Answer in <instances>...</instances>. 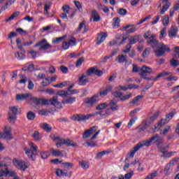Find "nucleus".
Wrapping results in <instances>:
<instances>
[{
	"label": "nucleus",
	"mask_w": 179,
	"mask_h": 179,
	"mask_svg": "<svg viewBox=\"0 0 179 179\" xmlns=\"http://www.w3.org/2000/svg\"><path fill=\"white\" fill-rule=\"evenodd\" d=\"M108 106H110V110L112 111H117L118 110V105L114 101H110Z\"/></svg>",
	"instance_id": "34"
},
{
	"label": "nucleus",
	"mask_w": 179,
	"mask_h": 179,
	"mask_svg": "<svg viewBox=\"0 0 179 179\" xmlns=\"http://www.w3.org/2000/svg\"><path fill=\"white\" fill-rule=\"evenodd\" d=\"M173 117H174V113L173 112H171L168 115H166V118L164 119L163 124H167V122H169L170 121V120H171V118H173Z\"/></svg>",
	"instance_id": "39"
},
{
	"label": "nucleus",
	"mask_w": 179,
	"mask_h": 179,
	"mask_svg": "<svg viewBox=\"0 0 179 179\" xmlns=\"http://www.w3.org/2000/svg\"><path fill=\"white\" fill-rule=\"evenodd\" d=\"M52 155L55 156V157H64V156H66L64 151H59L58 150H52Z\"/></svg>",
	"instance_id": "29"
},
{
	"label": "nucleus",
	"mask_w": 179,
	"mask_h": 179,
	"mask_svg": "<svg viewBox=\"0 0 179 179\" xmlns=\"http://www.w3.org/2000/svg\"><path fill=\"white\" fill-rule=\"evenodd\" d=\"M76 101V97L71 96L66 100H62V104H72L73 103H75Z\"/></svg>",
	"instance_id": "32"
},
{
	"label": "nucleus",
	"mask_w": 179,
	"mask_h": 179,
	"mask_svg": "<svg viewBox=\"0 0 179 179\" xmlns=\"http://www.w3.org/2000/svg\"><path fill=\"white\" fill-rule=\"evenodd\" d=\"M159 114H160V112L157 111L155 113H154V115L150 117L147 120L152 124V122H153L154 121H156V120H157V117H159Z\"/></svg>",
	"instance_id": "41"
},
{
	"label": "nucleus",
	"mask_w": 179,
	"mask_h": 179,
	"mask_svg": "<svg viewBox=\"0 0 179 179\" xmlns=\"http://www.w3.org/2000/svg\"><path fill=\"white\" fill-rule=\"evenodd\" d=\"M120 22H121V20L120 19V17L113 18V29H118V27H120Z\"/></svg>",
	"instance_id": "36"
},
{
	"label": "nucleus",
	"mask_w": 179,
	"mask_h": 179,
	"mask_svg": "<svg viewBox=\"0 0 179 179\" xmlns=\"http://www.w3.org/2000/svg\"><path fill=\"white\" fill-rule=\"evenodd\" d=\"M150 124H152V123L150 121H148V120H145L143 122V126L141 127V130L145 131V129H148V128H149V126L150 125Z\"/></svg>",
	"instance_id": "45"
},
{
	"label": "nucleus",
	"mask_w": 179,
	"mask_h": 179,
	"mask_svg": "<svg viewBox=\"0 0 179 179\" xmlns=\"http://www.w3.org/2000/svg\"><path fill=\"white\" fill-rule=\"evenodd\" d=\"M108 106V103H100L98 106H96V110H104V109L107 108Z\"/></svg>",
	"instance_id": "44"
},
{
	"label": "nucleus",
	"mask_w": 179,
	"mask_h": 179,
	"mask_svg": "<svg viewBox=\"0 0 179 179\" xmlns=\"http://www.w3.org/2000/svg\"><path fill=\"white\" fill-rule=\"evenodd\" d=\"M171 66H178L179 61L177 59H173L172 60H171Z\"/></svg>",
	"instance_id": "64"
},
{
	"label": "nucleus",
	"mask_w": 179,
	"mask_h": 179,
	"mask_svg": "<svg viewBox=\"0 0 179 179\" xmlns=\"http://www.w3.org/2000/svg\"><path fill=\"white\" fill-rule=\"evenodd\" d=\"M51 154L50 152H41V157L42 159H48Z\"/></svg>",
	"instance_id": "63"
},
{
	"label": "nucleus",
	"mask_w": 179,
	"mask_h": 179,
	"mask_svg": "<svg viewBox=\"0 0 179 179\" xmlns=\"http://www.w3.org/2000/svg\"><path fill=\"white\" fill-rule=\"evenodd\" d=\"M84 27V31L83 33H86V31H87L89 30V28L87 27V26H86L85 24L84 21H83L78 26V28L77 29L78 33H79V31H80V30H82Z\"/></svg>",
	"instance_id": "35"
},
{
	"label": "nucleus",
	"mask_w": 179,
	"mask_h": 179,
	"mask_svg": "<svg viewBox=\"0 0 179 179\" xmlns=\"http://www.w3.org/2000/svg\"><path fill=\"white\" fill-rule=\"evenodd\" d=\"M97 115H100V117H106L104 111L101 110L99 112H95L93 113H90L87 115H74L72 116L71 120L73 121H86V120H90L92 117H97Z\"/></svg>",
	"instance_id": "3"
},
{
	"label": "nucleus",
	"mask_w": 179,
	"mask_h": 179,
	"mask_svg": "<svg viewBox=\"0 0 179 179\" xmlns=\"http://www.w3.org/2000/svg\"><path fill=\"white\" fill-rule=\"evenodd\" d=\"M169 23H170V17H169V15H166L162 20V24L164 26H168Z\"/></svg>",
	"instance_id": "56"
},
{
	"label": "nucleus",
	"mask_w": 179,
	"mask_h": 179,
	"mask_svg": "<svg viewBox=\"0 0 179 179\" xmlns=\"http://www.w3.org/2000/svg\"><path fill=\"white\" fill-rule=\"evenodd\" d=\"M141 148H143L142 144L141 143H137V145L134 146L127 154L126 162H128L129 157H134V156H135V153H136V152H138V150H139Z\"/></svg>",
	"instance_id": "12"
},
{
	"label": "nucleus",
	"mask_w": 179,
	"mask_h": 179,
	"mask_svg": "<svg viewBox=\"0 0 179 179\" xmlns=\"http://www.w3.org/2000/svg\"><path fill=\"white\" fill-rule=\"evenodd\" d=\"M69 85V81L63 82L59 84H57L55 85V87H59V89H62L63 87H66Z\"/></svg>",
	"instance_id": "48"
},
{
	"label": "nucleus",
	"mask_w": 179,
	"mask_h": 179,
	"mask_svg": "<svg viewBox=\"0 0 179 179\" xmlns=\"http://www.w3.org/2000/svg\"><path fill=\"white\" fill-rule=\"evenodd\" d=\"M152 72H153V71L151 68H150L149 66H143L141 68V77L143 78V79H146V78L148 77L146 73H152Z\"/></svg>",
	"instance_id": "18"
},
{
	"label": "nucleus",
	"mask_w": 179,
	"mask_h": 179,
	"mask_svg": "<svg viewBox=\"0 0 179 179\" xmlns=\"http://www.w3.org/2000/svg\"><path fill=\"white\" fill-rule=\"evenodd\" d=\"M177 33H178V28L176 26H172L169 31V36L171 38L177 37Z\"/></svg>",
	"instance_id": "20"
},
{
	"label": "nucleus",
	"mask_w": 179,
	"mask_h": 179,
	"mask_svg": "<svg viewBox=\"0 0 179 179\" xmlns=\"http://www.w3.org/2000/svg\"><path fill=\"white\" fill-rule=\"evenodd\" d=\"M8 112V121L10 124L16 122V115L19 113V106H10Z\"/></svg>",
	"instance_id": "4"
},
{
	"label": "nucleus",
	"mask_w": 179,
	"mask_h": 179,
	"mask_svg": "<svg viewBox=\"0 0 179 179\" xmlns=\"http://www.w3.org/2000/svg\"><path fill=\"white\" fill-rule=\"evenodd\" d=\"M139 41V35H135L134 36H131L129 38V44L132 45L133 44H136Z\"/></svg>",
	"instance_id": "33"
},
{
	"label": "nucleus",
	"mask_w": 179,
	"mask_h": 179,
	"mask_svg": "<svg viewBox=\"0 0 179 179\" xmlns=\"http://www.w3.org/2000/svg\"><path fill=\"white\" fill-rule=\"evenodd\" d=\"M113 90V85H108L103 90L99 92V96L104 97V96H107L110 92Z\"/></svg>",
	"instance_id": "21"
},
{
	"label": "nucleus",
	"mask_w": 179,
	"mask_h": 179,
	"mask_svg": "<svg viewBox=\"0 0 179 179\" xmlns=\"http://www.w3.org/2000/svg\"><path fill=\"white\" fill-rule=\"evenodd\" d=\"M79 164L80 167L83 169V170H87V169L90 167V164L87 161H85V160L80 161Z\"/></svg>",
	"instance_id": "30"
},
{
	"label": "nucleus",
	"mask_w": 179,
	"mask_h": 179,
	"mask_svg": "<svg viewBox=\"0 0 179 179\" xmlns=\"http://www.w3.org/2000/svg\"><path fill=\"white\" fill-rule=\"evenodd\" d=\"M50 110H47L44 109L38 111V114L40 115H45V117H47L50 114Z\"/></svg>",
	"instance_id": "61"
},
{
	"label": "nucleus",
	"mask_w": 179,
	"mask_h": 179,
	"mask_svg": "<svg viewBox=\"0 0 179 179\" xmlns=\"http://www.w3.org/2000/svg\"><path fill=\"white\" fill-rule=\"evenodd\" d=\"M132 176H134V172H129L128 173H126L124 176V175H120L119 179H131L132 178Z\"/></svg>",
	"instance_id": "38"
},
{
	"label": "nucleus",
	"mask_w": 179,
	"mask_h": 179,
	"mask_svg": "<svg viewBox=\"0 0 179 179\" xmlns=\"http://www.w3.org/2000/svg\"><path fill=\"white\" fill-rule=\"evenodd\" d=\"M98 129L99 127L97 126H93L85 130L83 135V139H87V138H90V136H92V135H93V134H94Z\"/></svg>",
	"instance_id": "11"
},
{
	"label": "nucleus",
	"mask_w": 179,
	"mask_h": 179,
	"mask_svg": "<svg viewBox=\"0 0 179 179\" xmlns=\"http://www.w3.org/2000/svg\"><path fill=\"white\" fill-rule=\"evenodd\" d=\"M31 98V94H18L15 96L16 101H23L24 100H30Z\"/></svg>",
	"instance_id": "16"
},
{
	"label": "nucleus",
	"mask_w": 179,
	"mask_h": 179,
	"mask_svg": "<svg viewBox=\"0 0 179 179\" xmlns=\"http://www.w3.org/2000/svg\"><path fill=\"white\" fill-rule=\"evenodd\" d=\"M19 76H20L19 83L24 85V83H26V82H27V78L25 77V76H24L23 74H20Z\"/></svg>",
	"instance_id": "54"
},
{
	"label": "nucleus",
	"mask_w": 179,
	"mask_h": 179,
	"mask_svg": "<svg viewBox=\"0 0 179 179\" xmlns=\"http://www.w3.org/2000/svg\"><path fill=\"white\" fill-rule=\"evenodd\" d=\"M24 150L29 159H31L33 162L36 160V156L39 153L38 148L31 141L29 142L28 147L24 148Z\"/></svg>",
	"instance_id": "2"
},
{
	"label": "nucleus",
	"mask_w": 179,
	"mask_h": 179,
	"mask_svg": "<svg viewBox=\"0 0 179 179\" xmlns=\"http://www.w3.org/2000/svg\"><path fill=\"white\" fill-rule=\"evenodd\" d=\"M115 61L118 62V64H122L125 62V65H131L132 64V61L128 60V56L124 55H119Z\"/></svg>",
	"instance_id": "14"
},
{
	"label": "nucleus",
	"mask_w": 179,
	"mask_h": 179,
	"mask_svg": "<svg viewBox=\"0 0 179 179\" xmlns=\"http://www.w3.org/2000/svg\"><path fill=\"white\" fill-rule=\"evenodd\" d=\"M167 36V29L166 27L163 28L162 30H161L159 38L162 40V38H164Z\"/></svg>",
	"instance_id": "53"
},
{
	"label": "nucleus",
	"mask_w": 179,
	"mask_h": 179,
	"mask_svg": "<svg viewBox=\"0 0 179 179\" xmlns=\"http://www.w3.org/2000/svg\"><path fill=\"white\" fill-rule=\"evenodd\" d=\"M171 72H162L159 74H158L157 76L155 77H149L147 76L145 79L146 80H152V82H157V80H159L160 79V78H164L166 76H171Z\"/></svg>",
	"instance_id": "7"
},
{
	"label": "nucleus",
	"mask_w": 179,
	"mask_h": 179,
	"mask_svg": "<svg viewBox=\"0 0 179 179\" xmlns=\"http://www.w3.org/2000/svg\"><path fill=\"white\" fill-rule=\"evenodd\" d=\"M106 38H107V34H106L104 32L99 33V36L97 38L96 44L98 45L101 44V43H103V41H104V40H106Z\"/></svg>",
	"instance_id": "23"
},
{
	"label": "nucleus",
	"mask_w": 179,
	"mask_h": 179,
	"mask_svg": "<svg viewBox=\"0 0 179 179\" xmlns=\"http://www.w3.org/2000/svg\"><path fill=\"white\" fill-rule=\"evenodd\" d=\"M86 75H87V76H90L92 75H96V76H102L103 72L94 67H92L87 71Z\"/></svg>",
	"instance_id": "15"
},
{
	"label": "nucleus",
	"mask_w": 179,
	"mask_h": 179,
	"mask_svg": "<svg viewBox=\"0 0 179 179\" xmlns=\"http://www.w3.org/2000/svg\"><path fill=\"white\" fill-rule=\"evenodd\" d=\"M56 174L57 177H62V176H64L65 177H68V172L66 171H62L61 169H57Z\"/></svg>",
	"instance_id": "37"
},
{
	"label": "nucleus",
	"mask_w": 179,
	"mask_h": 179,
	"mask_svg": "<svg viewBox=\"0 0 179 179\" xmlns=\"http://www.w3.org/2000/svg\"><path fill=\"white\" fill-rule=\"evenodd\" d=\"M99 101H100V99L99 98V94H96L90 98L85 99L84 103L86 107L91 108L96 106Z\"/></svg>",
	"instance_id": "5"
},
{
	"label": "nucleus",
	"mask_w": 179,
	"mask_h": 179,
	"mask_svg": "<svg viewBox=\"0 0 179 179\" xmlns=\"http://www.w3.org/2000/svg\"><path fill=\"white\" fill-rule=\"evenodd\" d=\"M34 47H39V50H45L51 48V45L47 42V40L43 39L39 43H36Z\"/></svg>",
	"instance_id": "10"
},
{
	"label": "nucleus",
	"mask_w": 179,
	"mask_h": 179,
	"mask_svg": "<svg viewBox=\"0 0 179 179\" xmlns=\"http://www.w3.org/2000/svg\"><path fill=\"white\" fill-rule=\"evenodd\" d=\"M163 122H164V119H162L157 124H155L154 128L151 129L153 132H157L163 125H166V124H163Z\"/></svg>",
	"instance_id": "27"
},
{
	"label": "nucleus",
	"mask_w": 179,
	"mask_h": 179,
	"mask_svg": "<svg viewBox=\"0 0 179 179\" xmlns=\"http://www.w3.org/2000/svg\"><path fill=\"white\" fill-rule=\"evenodd\" d=\"M15 58H17V59H19L20 61H22V59H24V58H26V56H24V54L19 53V52H15Z\"/></svg>",
	"instance_id": "51"
},
{
	"label": "nucleus",
	"mask_w": 179,
	"mask_h": 179,
	"mask_svg": "<svg viewBox=\"0 0 179 179\" xmlns=\"http://www.w3.org/2000/svg\"><path fill=\"white\" fill-rule=\"evenodd\" d=\"M136 120H138V117H132V118L129 120V123H128V124H127V127H128V128H131V127H132V125H134V124H135V121H136Z\"/></svg>",
	"instance_id": "59"
},
{
	"label": "nucleus",
	"mask_w": 179,
	"mask_h": 179,
	"mask_svg": "<svg viewBox=\"0 0 179 179\" xmlns=\"http://www.w3.org/2000/svg\"><path fill=\"white\" fill-rule=\"evenodd\" d=\"M87 82H89V78H87V76H85V74H83L82 76L79 78L80 85H86Z\"/></svg>",
	"instance_id": "31"
},
{
	"label": "nucleus",
	"mask_w": 179,
	"mask_h": 179,
	"mask_svg": "<svg viewBox=\"0 0 179 179\" xmlns=\"http://www.w3.org/2000/svg\"><path fill=\"white\" fill-rule=\"evenodd\" d=\"M30 100H31V101H33V103H34L35 104H37V105L42 104V103H43V99H38L31 95Z\"/></svg>",
	"instance_id": "43"
},
{
	"label": "nucleus",
	"mask_w": 179,
	"mask_h": 179,
	"mask_svg": "<svg viewBox=\"0 0 179 179\" xmlns=\"http://www.w3.org/2000/svg\"><path fill=\"white\" fill-rule=\"evenodd\" d=\"M131 48H132L131 43H127L125 50H123L122 52H124V54H128V52L131 51Z\"/></svg>",
	"instance_id": "57"
},
{
	"label": "nucleus",
	"mask_w": 179,
	"mask_h": 179,
	"mask_svg": "<svg viewBox=\"0 0 179 179\" xmlns=\"http://www.w3.org/2000/svg\"><path fill=\"white\" fill-rule=\"evenodd\" d=\"M170 3H168L166 4H165L164 6H162V9L160 11V14L161 15H164V13L166 12V10L169 9V8H170Z\"/></svg>",
	"instance_id": "52"
},
{
	"label": "nucleus",
	"mask_w": 179,
	"mask_h": 179,
	"mask_svg": "<svg viewBox=\"0 0 179 179\" xmlns=\"http://www.w3.org/2000/svg\"><path fill=\"white\" fill-rule=\"evenodd\" d=\"M57 96H60V97H62L63 99H66V97L69 96V93L68 91L60 90L57 92Z\"/></svg>",
	"instance_id": "40"
},
{
	"label": "nucleus",
	"mask_w": 179,
	"mask_h": 179,
	"mask_svg": "<svg viewBox=\"0 0 179 179\" xmlns=\"http://www.w3.org/2000/svg\"><path fill=\"white\" fill-rule=\"evenodd\" d=\"M12 132V127L9 126L5 127V130L3 133H0V139H13V136L10 134Z\"/></svg>",
	"instance_id": "6"
},
{
	"label": "nucleus",
	"mask_w": 179,
	"mask_h": 179,
	"mask_svg": "<svg viewBox=\"0 0 179 179\" xmlns=\"http://www.w3.org/2000/svg\"><path fill=\"white\" fill-rule=\"evenodd\" d=\"M92 19H93V22H100V15H99V13L96 10H92Z\"/></svg>",
	"instance_id": "26"
},
{
	"label": "nucleus",
	"mask_w": 179,
	"mask_h": 179,
	"mask_svg": "<svg viewBox=\"0 0 179 179\" xmlns=\"http://www.w3.org/2000/svg\"><path fill=\"white\" fill-rule=\"evenodd\" d=\"M162 153L163 155H161V157H164L165 159H167L169 157H171V156H173V155H176V151H171V152H167L164 150H161Z\"/></svg>",
	"instance_id": "24"
},
{
	"label": "nucleus",
	"mask_w": 179,
	"mask_h": 179,
	"mask_svg": "<svg viewBox=\"0 0 179 179\" xmlns=\"http://www.w3.org/2000/svg\"><path fill=\"white\" fill-rule=\"evenodd\" d=\"M113 97H116L117 99H120L122 101H125V100H128V99H131L132 97V94L129 93L127 95L122 94L120 92H115L112 93Z\"/></svg>",
	"instance_id": "8"
},
{
	"label": "nucleus",
	"mask_w": 179,
	"mask_h": 179,
	"mask_svg": "<svg viewBox=\"0 0 179 179\" xmlns=\"http://www.w3.org/2000/svg\"><path fill=\"white\" fill-rule=\"evenodd\" d=\"M63 166L64 169H68L69 170H71L73 167V164L71 162L63 163Z\"/></svg>",
	"instance_id": "60"
},
{
	"label": "nucleus",
	"mask_w": 179,
	"mask_h": 179,
	"mask_svg": "<svg viewBox=\"0 0 179 179\" xmlns=\"http://www.w3.org/2000/svg\"><path fill=\"white\" fill-rule=\"evenodd\" d=\"M147 43L150 44L152 48H157L154 50L157 57H163L166 55V51H170V48L168 45L157 42V40L155 38V35H152L147 41Z\"/></svg>",
	"instance_id": "1"
},
{
	"label": "nucleus",
	"mask_w": 179,
	"mask_h": 179,
	"mask_svg": "<svg viewBox=\"0 0 179 179\" xmlns=\"http://www.w3.org/2000/svg\"><path fill=\"white\" fill-rule=\"evenodd\" d=\"M13 163L14 164V166H15V167H17V169H18L19 170H26V169H27V165H26V163L22 162V161H19L17 159H14L13 161Z\"/></svg>",
	"instance_id": "17"
},
{
	"label": "nucleus",
	"mask_w": 179,
	"mask_h": 179,
	"mask_svg": "<svg viewBox=\"0 0 179 179\" xmlns=\"http://www.w3.org/2000/svg\"><path fill=\"white\" fill-rule=\"evenodd\" d=\"M14 176H16V171H9L8 168L6 169V177H13Z\"/></svg>",
	"instance_id": "49"
},
{
	"label": "nucleus",
	"mask_w": 179,
	"mask_h": 179,
	"mask_svg": "<svg viewBox=\"0 0 179 179\" xmlns=\"http://www.w3.org/2000/svg\"><path fill=\"white\" fill-rule=\"evenodd\" d=\"M117 13L119 15H121V16H124V15H127V13H128V11L127 10V9L120 8L117 10Z\"/></svg>",
	"instance_id": "62"
},
{
	"label": "nucleus",
	"mask_w": 179,
	"mask_h": 179,
	"mask_svg": "<svg viewBox=\"0 0 179 179\" xmlns=\"http://www.w3.org/2000/svg\"><path fill=\"white\" fill-rule=\"evenodd\" d=\"M158 138H159V135L155 134L149 140L143 141L140 142V143L141 144L143 148V146H147V148H149V146H150V145H152V143H155V142H157Z\"/></svg>",
	"instance_id": "9"
},
{
	"label": "nucleus",
	"mask_w": 179,
	"mask_h": 179,
	"mask_svg": "<svg viewBox=\"0 0 179 179\" xmlns=\"http://www.w3.org/2000/svg\"><path fill=\"white\" fill-rule=\"evenodd\" d=\"M50 104L51 106L57 107V108H62V107L61 102L58 101V96H54L50 99Z\"/></svg>",
	"instance_id": "22"
},
{
	"label": "nucleus",
	"mask_w": 179,
	"mask_h": 179,
	"mask_svg": "<svg viewBox=\"0 0 179 179\" xmlns=\"http://www.w3.org/2000/svg\"><path fill=\"white\" fill-rule=\"evenodd\" d=\"M62 145H66V146H76V145L75 143H73V141L72 140H61L60 143H56V146L57 148H59L61 146H62Z\"/></svg>",
	"instance_id": "19"
},
{
	"label": "nucleus",
	"mask_w": 179,
	"mask_h": 179,
	"mask_svg": "<svg viewBox=\"0 0 179 179\" xmlns=\"http://www.w3.org/2000/svg\"><path fill=\"white\" fill-rule=\"evenodd\" d=\"M142 99H143V96L138 95L130 101V104L131 106H139V101L142 100Z\"/></svg>",
	"instance_id": "25"
},
{
	"label": "nucleus",
	"mask_w": 179,
	"mask_h": 179,
	"mask_svg": "<svg viewBox=\"0 0 179 179\" xmlns=\"http://www.w3.org/2000/svg\"><path fill=\"white\" fill-rule=\"evenodd\" d=\"M22 71H29V72H33V71H34V65L33 64L26 65L22 68Z\"/></svg>",
	"instance_id": "46"
},
{
	"label": "nucleus",
	"mask_w": 179,
	"mask_h": 179,
	"mask_svg": "<svg viewBox=\"0 0 179 179\" xmlns=\"http://www.w3.org/2000/svg\"><path fill=\"white\" fill-rule=\"evenodd\" d=\"M129 89V87H127L125 85H118L116 87L117 90H122L123 92H127Z\"/></svg>",
	"instance_id": "58"
},
{
	"label": "nucleus",
	"mask_w": 179,
	"mask_h": 179,
	"mask_svg": "<svg viewBox=\"0 0 179 179\" xmlns=\"http://www.w3.org/2000/svg\"><path fill=\"white\" fill-rule=\"evenodd\" d=\"M76 45V38L75 37H71L68 42L64 41L62 43V48L63 50H68L69 47H73Z\"/></svg>",
	"instance_id": "13"
},
{
	"label": "nucleus",
	"mask_w": 179,
	"mask_h": 179,
	"mask_svg": "<svg viewBox=\"0 0 179 179\" xmlns=\"http://www.w3.org/2000/svg\"><path fill=\"white\" fill-rule=\"evenodd\" d=\"M173 73H171V76H165V79L166 80H169V82H172V80H178V78L177 76H172Z\"/></svg>",
	"instance_id": "55"
},
{
	"label": "nucleus",
	"mask_w": 179,
	"mask_h": 179,
	"mask_svg": "<svg viewBox=\"0 0 179 179\" xmlns=\"http://www.w3.org/2000/svg\"><path fill=\"white\" fill-rule=\"evenodd\" d=\"M41 129H43V131H45L46 132H51V131H52V127H51V126L47 122L41 124Z\"/></svg>",
	"instance_id": "28"
},
{
	"label": "nucleus",
	"mask_w": 179,
	"mask_h": 179,
	"mask_svg": "<svg viewBox=\"0 0 179 179\" xmlns=\"http://www.w3.org/2000/svg\"><path fill=\"white\" fill-rule=\"evenodd\" d=\"M20 15V12L16 11L11 16H10L8 19L6 20V22H10V20H13L15 17H17Z\"/></svg>",
	"instance_id": "42"
},
{
	"label": "nucleus",
	"mask_w": 179,
	"mask_h": 179,
	"mask_svg": "<svg viewBox=\"0 0 179 179\" xmlns=\"http://www.w3.org/2000/svg\"><path fill=\"white\" fill-rule=\"evenodd\" d=\"M179 157H176L174 159H173L168 164L170 166L171 169H173V166H176L177 163H178Z\"/></svg>",
	"instance_id": "47"
},
{
	"label": "nucleus",
	"mask_w": 179,
	"mask_h": 179,
	"mask_svg": "<svg viewBox=\"0 0 179 179\" xmlns=\"http://www.w3.org/2000/svg\"><path fill=\"white\" fill-rule=\"evenodd\" d=\"M27 117L28 120H29L30 121H33V120H34V118H36V113H33L31 111H29L27 113Z\"/></svg>",
	"instance_id": "50"
}]
</instances>
